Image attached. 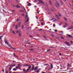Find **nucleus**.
Instances as JSON below:
<instances>
[{
    "mask_svg": "<svg viewBox=\"0 0 73 73\" xmlns=\"http://www.w3.org/2000/svg\"><path fill=\"white\" fill-rule=\"evenodd\" d=\"M50 49H48L47 50V51L49 52V51H50Z\"/></svg>",
    "mask_w": 73,
    "mask_h": 73,
    "instance_id": "79ce46f5",
    "label": "nucleus"
},
{
    "mask_svg": "<svg viewBox=\"0 0 73 73\" xmlns=\"http://www.w3.org/2000/svg\"><path fill=\"white\" fill-rule=\"evenodd\" d=\"M42 73H46V72L43 71H42Z\"/></svg>",
    "mask_w": 73,
    "mask_h": 73,
    "instance_id": "052dcab7",
    "label": "nucleus"
},
{
    "mask_svg": "<svg viewBox=\"0 0 73 73\" xmlns=\"http://www.w3.org/2000/svg\"><path fill=\"white\" fill-rule=\"evenodd\" d=\"M16 69H19V67H18L17 66L16 67Z\"/></svg>",
    "mask_w": 73,
    "mask_h": 73,
    "instance_id": "49530a36",
    "label": "nucleus"
},
{
    "mask_svg": "<svg viewBox=\"0 0 73 73\" xmlns=\"http://www.w3.org/2000/svg\"><path fill=\"white\" fill-rule=\"evenodd\" d=\"M42 29H40L39 30V31H42Z\"/></svg>",
    "mask_w": 73,
    "mask_h": 73,
    "instance_id": "ea45409f",
    "label": "nucleus"
},
{
    "mask_svg": "<svg viewBox=\"0 0 73 73\" xmlns=\"http://www.w3.org/2000/svg\"><path fill=\"white\" fill-rule=\"evenodd\" d=\"M56 25H55V24H54L53 25V27H55Z\"/></svg>",
    "mask_w": 73,
    "mask_h": 73,
    "instance_id": "a19ab883",
    "label": "nucleus"
},
{
    "mask_svg": "<svg viewBox=\"0 0 73 73\" xmlns=\"http://www.w3.org/2000/svg\"><path fill=\"white\" fill-rule=\"evenodd\" d=\"M61 4H62V5H63V4H64V3L62 2V1L61 2Z\"/></svg>",
    "mask_w": 73,
    "mask_h": 73,
    "instance_id": "c9c22d12",
    "label": "nucleus"
},
{
    "mask_svg": "<svg viewBox=\"0 0 73 73\" xmlns=\"http://www.w3.org/2000/svg\"><path fill=\"white\" fill-rule=\"evenodd\" d=\"M2 72H4V69L3 70Z\"/></svg>",
    "mask_w": 73,
    "mask_h": 73,
    "instance_id": "13d9d810",
    "label": "nucleus"
},
{
    "mask_svg": "<svg viewBox=\"0 0 73 73\" xmlns=\"http://www.w3.org/2000/svg\"><path fill=\"white\" fill-rule=\"evenodd\" d=\"M20 20V19H17V21H19V20Z\"/></svg>",
    "mask_w": 73,
    "mask_h": 73,
    "instance_id": "0e129e2a",
    "label": "nucleus"
},
{
    "mask_svg": "<svg viewBox=\"0 0 73 73\" xmlns=\"http://www.w3.org/2000/svg\"><path fill=\"white\" fill-rule=\"evenodd\" d=\"M30 66L29 64H24L23 65V67H26V66Z\"/></svg>",
    "mask_w": 73,
    "mask_h": 73,
    "instance_id": "20e7f679",
    "label": "nucleus"
},
{
    "mask_svg": "<svg viewBox=\"0 0 73 73\" xmlns=\"http://www.w3.org/2000/svg\"><path fill=\"white\" fill-rule=\"evenodd\" d=\"M23 71H24V72H26V70H25V69H23Z\"/></svg>",
    "mask_w": 73,
    "mask_h": 73,
    "instance_id": "a878e982",
    "label": "nucleus"
},
{
    "mask_svg": "<svg viewBox=\"0 0 73 73\" xmlns=\"http://www.w3.org/2000/svg\"><path fill=\"white\" fill-rule=\"evenodd\" d=\"M15 7H17V8H20V6H18V5H17L16 6H15Z\"/></svg>",
    "mask_w": 73,
    "mask_h": 73,
    "instance_id": "aec40b11",
    "label": "nucleus"
},
{
    "mask_svg": "<svg viewBox=\"0 0 73 73\" xmlns=\"http://www.w3.org/2000/svg\"><path fill=\"white\" fill-rule=\"evenodd\" d=\"M52 12H54V11H53V10H52V9H51Z\"/></svg>",
    "mask_w": 73,
    "mask_h": 73,
    "instance_id": "603ef678",
    "label": "nucleus"
},
{
    "mask_svg": "<svg viewBox=\"0 0 73 73\" xmlns=\"http://www.w3.org/2000/svg\"><path fill=\"white\" fill-rule=\"evenodd\" d=\"M38 1H40V2L41 1H42V0H37Z\"/></svg>",
    "mask_w": 73,
    "mask_h": 73,
    "instance_id": "bf43d9fd",
    "label": "nucleus"
},
{
    "mask_svg": "<svg viewBox=\"0 0 73 73\" xmlns=\"http://www.w3.org/2000/svg\"><path fill=\"white\" fill-rule=\"evenodd\" d=\"M31 68V66H29V67L27 69V71H26L25 72V73H27L29 70Z\"/></svg>",
    "mask_w": 73,
    "mask_h": 73,
    "instance_id": "7ed1b4c3",
    "label": "nucleus"
},
{
    "mask_svg": "<svg viewBox=\"0 0 73 73\" xmlns=\"http://www.w3.org/2000/svg\"><path fill=\"white\" fill-rule=\"evenodd\" d=\"M52 69H53V68H52V67H50V68H49V69L48 70H52Z\"/></svg>",
    "mask_w": 73,
    "mask_h": 73,
    "instance_id": "ddd939ff",
    "label": "nucleus"
},
{
    "mask_svg": "<svg viewBox=\"0 0 73 73\" xmlns=\"http://www.w3.org/2000/svg\"><path fill=\"white\" fill-rule=\"evenodd\" d=\"M51 36H52V37H54V35H53L52 34Z\"/></svg>",
    "mask_w": 73,
    "mask_h": 73,
    "instance_id": "bb28decb",
    "label": "nucleus"
},
{
    "mask_svg": "<svg viewBox=\"0 0 73 73\" xmlns=\"http://www.w3.org/2000/svg\"><path fill=\"white\" fill-rule=\"evenodd\" d=\"M48 66H47L46 68H45V69H48Z\"/></svg>",
    "mask_w": 73,
    "mask_h": 73,
    "instance_id": "de8ad7c7",
    "label": "nucleus"
},
{
    "mask_svg": "<svg viewBox=\"0 0 73 73\" xmlns=\"http://www.w3.org/2000/svg\"><path fill=\"white\" fill-rule=\"evenodd\" d=\"M9 46L10 47V48H12L13 49H15V48H13L12 47V46L11 45H9Z\"/></svg>",
    "mask_w": 73,
    "mask_h": 73,
    "instance_id": "9b49d317",
    "label": "nucleus"
},
{
    "mask_svg": "<svg viewBox=\"0 0 73 73\" xmlns=\"http://www.w3.org/2000/svg\"><path fill=\"white\" fill-rule=\"evenodd\" d=\"M21 33H19V36H20V37H21Z\"/></svg>",
    "mask_w": 73,
    "mask_h": 73,
    "instance_id": "b1692460",
    "label": "nucleus"
},
{
    "mask_svg": "<svg viewBox=\"0 0 73 73\" xmlns=\"http://www.w3.org/2000/svg\"><path fill=\"white\" fill-rule=\"evenodd\" d=\"M12 32H13V34H15V31H13Z\"/></svg>",
    "mask_w": 73,
    "mask_h": 73,
    "instance_id": "393cba45",
    "label": "nucleus"
},
{
    "mask_svg": "<svg viewBox=\"0 0 73 73\" xmlns=\"http://www.w3.org/2000/svg\"><path fill=\"white\" fill-rule=\"evenodd\" d=\"M67 36H68V37H71V38H72V37H73V36H72L71 35H67Z\"/></svg>",
    "mask_w": 73,
    "mask_h": 73,
    "instance_id": "0eeeda50",
    "label": "nucleus"
},
{
    "mask_svg": "<svg viewBox=\"0 0 73 73\" xmlns=\"http://www.w3.org/2000/svg\"><path fill=\"white\" fill-rule=\"evenodd\" d=\"M64 20L66 21H67V22H68V19H67L66 18L64 17Z\"/></svg>",
    "mask_w": 73,
    "mask_h": 73,
    "instance_id": "1a4fd4ad",
    "label": "nucleus"
},
{
    "mask_svg": "<svg viewBox=\"0 0 73 73\" xmlns=\"http://www.w3.org/2000/svg\"><path fill=\"white\" fill-rule=\"evenodd\" d=\"M70 42L72 44H73V42L72 41H70Z\"/></svg>",
    "mask_w": 73,
    "mask_h": 73,
    "instance_id": "e2e57ef3",
    "label": "nucleus"
},
{
    "mask_svg": "<svg viewBox=\"0 0 73 73\" xmlns=\"http://www.w3.org/2000/svg\"><path fill=\"white\" fill-rule=\"evenodd\" d=\"M27 17H28V15H27L26 16V18H27Z\"/></svg>",
    "mask_w": 73,
    "mask_h": 73,
    "instance_id": "680f3d73",
    "label": "nucleus"
},
{
    "mask_svg": "<svg viewBox=\"0 0 73 73\" xmlns=\"http://www.w3.org/2000/svg\"><path fill=\"white\" fill-rule=\"evenodd\" d=\"M54 31L55 32H57V30H55Z\"/></svg>",
    "mask_w": 73,
    "mask_h": 73,
    "instance_id": "58836bf2",
    "label": "nucleus"
},
{
    "mask_svg": "<svg viewBox=\"0 0 73 73\" xmlns=\"http://www.w3.org/2000/svg\"><path fill=\"white\" fill-rule=\"evenodd\" d=\"M13 54H14V56H16V55H15V53H13Z\"/></svg>",
    "mask_w": 73,
    "mask_h": 73,
    "instance_id": "4d7b16f0",
    "label": "nucleus"
},
{
    "mask_svg": "<svg viewBox=\"0 0 73 73\" xmlns=\"http://www.w3.org/2000/svg\"><path fill=\"white\" fill-rule=\"evenodd\" d=\"M62 25V23H60L59 24V25H60V26H61V25Z\"/></svg>",
    "mask_w": 73,
    "mask_h": 73,
    "instance_id": "2f4dec72",
    "label": "nucleus"
},
{
    "mask_svg": "<svg viewBox=\"0 0 73 73\" xmlns=\"http://www.w3.org/2000/svg\"><path fill=\"white\" fill-rule=\"evenodd\" d=\"M49 2L50 4H52V3H51V1H49Z\"/></svg>",
    "mask_w": 73,
    "mask_h": 73,
    "instance_id": "c756f323",
    "label": "nucleus"
},
{
    "mask_svg": "<svg viewBox=\"0 0 73 73\" xmlns=\"http://www.w3.org/2000/svg\"><path fill=\"white\" fill-rule=\"evenodd\" d=\"M12 67H10L9 68V70L10 71H11V69H12Z\"/></svg>",
    "mask_w": 73,
    "mask_h": 73,
    "instance_id": "2eb2a0df",
    "label": "nucleus"
},
{
    "mask_svg": "<svg viewBox=\"0 0 73 73\" xmlns=\"http://www.w3.org/2000/svg\"><path fill=\"white\" fill-rule=\"evenodd\" d=\"M19 11H20V12H23V11L21 10H19Z\"/></svg>",
    "mask_w": 73,
    "mask_h": 73,
    "instance_id": "72a5a7b5",
    "label": "nucleus"
},
{
    "mask_svg": "<svg viewBox=\"0 0 73 73\" xmlns=\"http://www.w3.org/2000/svg\"><path fill=\"white\" fill-rule=\"evenodd\" d=\"M37 1V0H35V1H33L34 3H36Z\"/></svg>",
    "mask_w": 73,
    "mask_h": 73,
    "instance_id": "4be33fe9",
    "label": "nucleus"
},
{
    "mask_svg": "<svg viewBox=\"0 0 73 73\" xmlns=\"http://www.w3.org/2000/svg\"><path fill=\"white\" fill-rule=\"evenodd\" d=\"M9 73H12V71H10V72H9Z\"/></svg>",
    "mask_w": 73,
    "mask_h": 73,
    "instance_id": "774afa93",
    "label": "nucleus"
},
{
    "mask_svg": "<svg viewBox=\"0 0 73 73\" xmlns=\"http://www.w3.org/2000/svg\"><path fill=\"white\" fill-rule=\"evenodd\" d=\"M60 66H61V68H62V66L61 65V64H60Z\"/></svg>",
    "mask_w": 73,
    "mask_h": 73,
    "instance_id": "864d4df0",
    "label": "nucleus"
},
{
    "mask_svg": "<svg viewBox=\"0 0 73 73\" xmlns=\"http://www.w3.org/2000/svg\"><path fill=\"white\" fill-rule=\"evenodd\" d=\"M50 66H51V68H53V64H50Z\"/></svg>",
    "mask_w": 73,
    "mask_h": 73,
    "instance_id": "4468645a",
    "label": "nucleus"
},
{
    "mask_svg": "<svg viewBox=\"0 0 73 73\" xmlns=\"http://www.w3.org/2000/svg\"><path fill=\"white\" fill-rule=\"evenodd\" d=\"M65 24L66 25V26H68V25H69V24L67 23H65Z\"/></svg>",
    "mask_w": 73,
    "mask_h": 73,
    "instance_id": "f3484780",
    "label": "nucleus"
},
{
    "mask_svg": "<svg viewBox=\"0 0 73 73\" xmlns=\"http://www.w3.org/2000/svg\"><path fill=\"white\" fill-rule=\"evenodd\" d=\"M44 38H47V37H46V36H44Z\"/></svg>",
    "mask_w": 73,
    "mask_h": 73,
    "instance_id": "c03bdc74",
    "label": "nucleus"
},
{
    "mask_svg": "<svg viewBox=\"0 0 73 73\" xmlns=\"http://www.w3.org/2000/svg\"><path fill=\"white\" fill-rule=\"evenodd\" d=\"M13 70H15V71H16V70H17V69H16V68H13Z\"/></svg>",
    "mask_w": 73,
    "mask_h": 73,
    "instance_id": "5701e85b",
    "label": "nucleus"
},
{
    "mask_svg": "<svg viewBox=\"0 0 73 73\" xmlns=\"http://www.w3.org/2000/svg\"><path fill=\"white\" fill-rule=\"evenodd\" d=\"M70 22L71 23H73L72 21H70Z\"/></svg>",
    "mask_w": 73,
    "mask_h": 73,
    "instance_id": "3c124183",
    "label": "nucleus"
},
{
    "mask_svg": "<svg viewBox=\"0 0 73 73\" xmlns=\"http://www.w3.org/2000/svg\"><path fill=\"white\" fill-rule=\"evenodd\" d=\"M63 28H65L66 27V26L65 25H64L62 26Z\"/></svg>",
    "mask_w": 73,
    "mask_h": 73,
    "instance_id": "a211bd4d",
    "label": "nucleus"
},
{
    "mask_svg": "<svg viewBox=\"0 0 73 73\" xmlns=\"http://www.w3.org/2000/svg\"><path fill=\"white\" fill-rule=\"evenodd\" d=\"M61 37L62 39H64V38L63 37L61 36Z\"/></svg>",
    "mask_w": 73,
    "mask_h": 73,
    "instance_id": "f704fd0d",
    "label": "nucleus"
},
{
    "mask_svg": "<svg viewBox=\"0 0 73 73\" xmlns=\"http://www.w3.org/2000/svg\"><path fill=\"white\" fill-rule=\"evenodd\" d=\"M72 28H73V26L71 25V28H69L68 29V30H69V29H72Z\"/></svg>",
    "mask_w": 73,
    "mask_h": 73,
    "instance_id": "6e6552de",
    "label": "nucleus"
},
{
    "mask_svg": "<svg viewBox=\"0 0 73 73\" xmlns=\"http://www.w3.org/2000/svg\"><path fill=\"white\" fill-rule=\"evenodd\" d=\"M16 33H21V31H16Z\"/></svg>",
    "mask_w": 73,
    "mask_h": 73,
    "instance_id": "39448f33",
    "label": "nucleus"
},
{
    "mask_svg": "<svg viewBox=\"0 0 73 73\" xmlns=\"http://www.w3.org/2000/svg\"><path fill=\"white\" fill-rule=\"evenodd\" d=\"M41 25H42V26H43V25H44V24L43 23H41Z\"/></svg>",
    "mask_w": 73,
    "mask_h": 73,
    "instance_id": "cd10ccee",
    "label": "nucleus"
},
{
    "mask_svg": "<svg viewBox=\"0 0 73 73\" xmlns=\"http://www.w3.org/2000/svg\"><path fill=\"white\" fill-rule=\"evenodd\" d=\"M24 29V25H22V29Z\"/></svg>",
    "mask_w": 73,
    "mask_h": 73,
    "instance_id": "7c9ffc66",
    "label": "nucleus"
},
{
    "mask_svg": "<svg viewBox=\"0 0 73 73\" xmlns=\"http://www.w3.org/2000/svg\"><path fill=\"white\" fill-rule=\"evenodd\" d=\"M55 5L56 7L58 8H59L60 6V3H59L58 2H56V4H55Z\"/></svg>",
    "mask_w": 73,
    "mask_h": 73,
    "instance_id": "f257e3e1",
    "label": "nucleus"
},
{
    "mask_svg": "<svg viewBox=\"0 0 73 73\" xmlns=\"http://www.w3.org/2000/svg\"><path fill=\"white\" fill-rule=\"evenodd\" d=\"M18 67H20V64H18Z\"/></svg>",
    "mask_w": 73,
    "mask_h": 73,
    "instance_id": "4c0bfd02",
    "label": "nucleus"
},
{
    "mask_svg": "<svg viewBox=\"0 0 73 73\" xmlns=\"http://www.w3.org/2000/svg\"><path fill=\"white\" fill-rule=\"evenodd\" d=\"M5 72L6 73H8V71H6Z\"/></svg>",
    "mask_w": 73,
    "mask_h": 73,
    "instance_id": "338daca9",
    "label": "nucleus"
},
{
    "mask_svg": "<svg viewBox=\"0 0 73 73\" xmlns=\"http://www.w3.org/2000/svg\"><path fill=\"white\" fill-rule=\"evenodd\" d=\"M40 3H42L43 4H44V2H43V1H40Z\"/></svg>",
    "mask_w": 73,
    "mask_h": 73,
    "instance_id": "473e14b6",
    "label": "nucleus"
},
{
    "mask_svg": "<svg viewBox=\"0 0 73 73\" xmlns=\"http://www.w3.org/2000/svg\"><path fill=\"white\" fill-rule=\"evenodd\" d=\"M30 37H32V38H33V36H32V35H30Z\"/></svg>",
    "mask_w": 73,
    "mask_h": 73,
    "instance_id": "e433bc0d",
    "label": "nucleus"
},
{
    "mask_svg": "<svg viewBox=\"0 0 73 73\" xmlns=\"http://www.w3.org/2000/svg\"><path fill=\"white\" fill-rule=\"evenodd\" d=\"M56 21V20H54V21H52V22H55Z\"/></svg>",
    "mask_w": 73,
    "mask_h": 73,
    "instance_id": "37998d69",
    "label": "nucleus"
},
{
    "mask_svg": "<svg viewBox=\"0 0 73 73\" xmlns=\"http://www.w3.org/2000/svg\"><path fill=\"white\" fill-rule=\"evenodd\" d=\"M29 21V18H28L27 20L25 22V23H28Z\"/></svg>",
    "mask_w": 73,
    "mask_h": 73,
    "instance_id": "423d86ee",
    "label": "nucleus"
},
{
    "mask_svg": "<svg viewBox=\"0 0 73 73\" xmlns=\"http://www.w3.org/2000/svg\"><path fill=\"white\" fill-rule=\"evenodd\" d=\"M31 5H32V4H31V3H28L27 5L28 6H31Z\"/></svg>",
    "mask_w": 73,
    "mask_h": 73,
    "instance_id": "f8f14e48",
    "label": "nucleus"
},
{
    "mask_svg": "<svg viewBox=\"0 0 73 73\" xmlns=\"http://www.w3.org/2000/svg\"><path fill=\"white\" fill-rule=\"evenodd\" d=\"M20 24H21V23H18V25H20Z\"/></svg>",
    "mask_w": 73,
    "mask_h": 73,
    "instance_id": "09e8293b",
    "label": "nucleus"
},
{
    "mask_svg": "<svg viewBox=\"0 0 73 73\" xmlns=\"http://www.w3.org/2000/svg\"><path fill=\"white\" fill-rule=\"evenodd\" d=\"M34 50V49H31V50Z\"/></svg>",
    "mask_w": 73,
    "mask_h": 73,
    "instance_id": "a18cd8bd",
    "label": "nucleus"
},
{
    "mask_svg": "<svg viewBox=\"0 0 73 73\" xmlns=\"http://www.w3.org/2000/svg\"><path fill=\"white\" fill-rule=\"evenodd\" d=\"M13 66H16V64H14L13 65Z\"/></svg>",
    "mask_w": 73,
    "mask_h": 73,
    "instance_id": "5fc2aeb1",
    "label": "nucleus"
},
{
    "mask_svg": "<svg viewBox=\"0 0 73 73\" xmlns=\"http://www.w3.org/2000/svg\"><path fill=\"white\" fill-rule=\"evenodd\" d=\"M5 44H8V42L7 41V40H6L5 41Z\"/></svg>",
    "mask_w": 73,
    "mask_h": 73,
    "instance_id": "6ab92c4d",
    "label": "nucleus"
},
{
    "mask_svg": "<svg viewBox=\"0 0 73 73\" xmlns=\"http://www.w3.org/2000/svg\"><path fill=\"white\" fill-rule=\"evenodd\" d=\"M36 19H38V17H37L36 16Z\"/></svg>",
    "mask_w": 73,
    "mask_h": 73,
    "instance_id": "69168bd1",
    "label": "nucleus"
},
{
    "mask_svg": "<svg viewBox=\"0 0 73 73\" xmlns=\"http://www.w3.org/2000/svg\"><path fill=\"white\" fill-rule=\"evenodd\" d=\"M65 44H66V45H67V46H70V44H69V43H68V42H65V43H64Z\"/></svg>",
    "mask_w": 73,
    "mask_h": 73,
    "instance_id": "f03ea898",
    "label": "nucleus"
},
{
    "mask_svg": "<svg viewBox=\"0 0 73 73\" xmlns=\"http://www.w3.org/2000/svg\"><path fill=\"white\" fill-rule=\"evenodd\" d=\"M60 56H62V54L61 53L59 54Z\"/></svg>",
    "mask_w": 73,
    "mask_h": 73,
    "instance_id": "8fccbe9b",
    "label": "nucleus"
},
{
    "mask_svg": "<svg viewBox=\"0 0 73 73\" xmlns=\"http://www.w3.org/2000/svg\"><path fill=\"white\" fill-rule=\"evenodd\" d=\"M60 33H62V35H64V33H63V31H60Z\"/></svg>",
    "mask_w": 73,
    "mask_h": 73,
    "instance_id": "c85d7f7f",
    "label": "nucleus"
},
{
    "mask_svg": "<svg viewBox=\"0 0 73 73\" xmlns=\"http://www.w3.org/2000/svg\"><path fill=\"white\" fill-rule=\"evenodd\" d=\"M69 63H67V66H69Z\"/></svg>",
    "mask_w": 73,
    "mask_h": 73,
    "instance_id": "6e6d98bb",
    "label": "nucleus"
},
{
    "mask_svg": "<svg viewBox=\"0 0 73 73\" xmlns=\"http://www.w3.org/2000/svg\"><path fill=\"white\" fill-rule=\"evenodd\" d=\"M35 67V66H33L32 67V70H34V68Z\"/></svg>",
    "mask_w": 73,
    "mask_h": 73,
    "instance_id": "412c9836",
    "label": "nucleus"
},
{
    "mask_svg": "<svg viewBox=\"0 0 73 73\" xmlns=\"http://www.w3.org/2000/svg\"><path fill=\"white\" fill-rule=\"evenodd\" d=\"M18 27V25H16L15 26V28H16V29H17Z\"/></svg>",
    "mask_w": 73,
    "mask_h": 73,
    "instance_id": "dca6fc26",
    "label": "nucleus"
},
{
    "mask_svg": "<svg viewBox=\"0 0 73 73\" xmlns=\"http://www.w3.org/2000/svg\"><path fill=\"white\" fill-rule=\"evenodd\" d=\"M38 68V67H35L34 69V70H36V69H37Z\"/></svg>",
    "mask_w": 73,
    "mask_h": 73,
    "instance_id": "9d476101",
    "label": "nucleus"
}]
</instances>
